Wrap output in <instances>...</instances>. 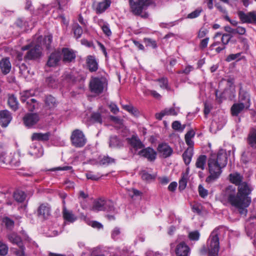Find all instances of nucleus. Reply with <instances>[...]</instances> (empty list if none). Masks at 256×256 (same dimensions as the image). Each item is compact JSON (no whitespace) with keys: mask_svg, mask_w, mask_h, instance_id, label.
I'll list each match as a JSON object with an SVG mask.
<instances>
[{"mask_svg":"<svg viewBox=\"0 0 256 256\" xmlns=\"http://www.w3.org/2000/svg\"><path fill=\"white\" fill-rule=\"evenodd\" d=\"M252 189L250 184L245 182L239 184L238 192L234 186H229L222 193L220 201L226 206L230 204L237 208L241 214L246 215V208L251 203L249 195Z\"/></svg>","mask_w":256,"mask_h":256,"instance_id":"1","label":"nucleus"},{"mask_svg":"<svg viewBox=\"0 0 256 256\" xmlns=\"http://www.w3.org/2000/svg\"><path fill=\"white\" fill-rule=\"evenodd\" d=\"M228 158L225 150H220L217 154H212L208 160L210 176L206 178V182L210 183L216 180L222 172V168L227 164Z\"/></svg>","mask_w":256,"mask_h":256,"instance_id":"2","label":"nucleus"},{"mask_svg":"<svg viewBox=\"0 0 256 256\" xmlns=\"http://www.w3.org/2000/svg\"><path fill=\"white\" fill-rule=\"evenodd\" d=\"M220 234L219 228H216L212 230L207 240V248L203 247L201 249L200 252L201 254H205L208 252L209 256H218L220 249L218 238Z\"/></svg>","mask_w":256,"mask_h":256,"instance_id":"3","label":"nucleus"},{"mask_svg":"<svg viewBox=\"0 0 256 256\" xmlns=\"http://www.w3.org/2000/svg\"><path fill=\"white\" fill-rule=\"evenodd\" d=\"M32 42L22 46V50H28V52L24 56V62L20 66V70L22 76L28 81L30 80L32 76V74L30 72L31 64L32 62Z\"/></svg>","mask_w":256,"mask_h":256,"instance_id":"4","label":"nucleus"},{"mask_svg":"<svg viewBox=\"0 0 256 256\" xmlns=\"http://www.w3.org/2000/svg\"><path fill=\"white\" fill-rule=\"evenodd\" d=\"M90 92L95 96H99L108 90V80L106 77L92 76L89 82Z\"/></svg>","mask_w":256,"mask_h":256,"instance_id":"5","label":"nucleus"},{"mask_svg":"<svg viewBox=\"0 0 256 256\" xmlns=\"http://www.w3.org/2000/svg\"><path fill=\"white\" fill-rule=\"evenodd\" d=\"M20 100L22 103H26L30 112L26 114L23 118L24 125L30 128L32 126V94L30 90H26L20 92Z\"/></svg>","mask_w":256,"mask_h":256,"instance_id":"6","label":"nucleus"},{"mask_svg":"<svg viewBox=\"0 0 256 256\" xmlns=\"http://www.w3.org/2000/svg\"><path fill=\"white\" fill-rule=\"evenodd\" d=\"M52 40V36L51 35L48 36L43 38L42 36L37 38L36 44L33 48V59L40 58L42 54V46L45 45L47 49L50 48V44Z\"/></svg>","mask_w":256,"mask_h":256,"instance_id":"7","label":"nucleus"},{"mask_svg":"<svg viewBox=\"0 0 256 256\" xmlns=\"http://www.w3.org/2000/svg\"><path fill=\"white\" fill-rule=\"evenodd\" d=\"M92 210L96 212L102 210L112 212L114 210V204L110 200L98 199L94 202Z\"/></svg>","mask_w":256,"mask_h":256,"instance_id":"8","label":"nucleus"},{"mask_svg":"<svg viewBox=\"0 0 256 256\" xmlns=\"http://www.w3.org/2000/svg\"><path fill=\"white\" fill-rule=\"evenodd\" d=\"M130 10L135 15H140L145 7L152 3L153 0H129Z\"/></svg>","mask_w":256,"mask_h":256,"instance_id":"9","label":"nucleus"},{"mask_svg":"<svg viewBox=\"0 0 256 256\" xmlns=\"http://www.w3.org/2000/svg\"><path fill=\"white\" fill-rule=\"evenodd\" d=\"M82 256H122V254L119 248L114 250L112 248H95L92 250L90 256L82 252Z\"/></svg>","mask_w":256,"mask_h":256,"instance_id":"10","label":"nucleus"},{"mask_svg":"<svg viewBox=\"0 0 256 256\" xmlns=\"http://www.w3.org/2000/svg\"><path fill=\"white\" fill-rule=\"evenodd\" d=\"M122 135L124 137L126 138V140L129 144H130L134 148L137 150L144 148V146L138 138V135L134 134L131 136L130 135V132L128 129L124 128L122 133Z\"/></svg>","mask_w":256,"mask_h":256,"instance_id":"11","label":"nucleus"},{"mask_svg":"<svg viewBox=\"0 0 256 256\" xmlns=\"http://www.w3.org/2000/svg\"><path fill=\"white\" fill-rule=\"evenodd\" d=\"M70 140L72 144L76 148L83 147L87 142L83 132L78 129L75 130L72 132Z\"/></svg>","mask_w":256,"mask_h":256,"instance_id":"12","label":"nucleus"},{"mask_svg":"<svg viewBox=\"0 0 256 256\" xmlns=\"http://www.w3.org/2000/svg\"><path fill=\"white\" fill-rule=\"evenodd\" d=\"M180 112V108L171 107L166 108L160 112L156 114V118L158 120H162L165 116H176Z\"/></svg>","mask_w":256,"mask_h":256,"instance_id":"13","label":"nucleus"},{"mask_svg":"<svg viewBox=\"0 0 256 256\" xmlns=\"http://www.w3.org/2000/svg\"><path fill=\"white\" fill-rule=\"evenodd\" d=\"M108 112L103 108H100L97 112H93L91 115V120L94 122L102 124L103 120L108 116Z\"/></svg>","mask_w":256,"mask_h":256,"instance_id":"14","label":"nucleus"},{"mask_svg":"<svg viewBox=\"0 0 256 256\" xmlns=\"http://www.w3.org/2000/svg\"><path fill=\"white\" fill-rule=\"evenodd\" d=\"M158 152L160 156L167 158L172 155L173 150L168 144L162 143L158 146Z\"/></svg>","mask_w":256,"mask_h":256,"instance_id":"15","label":"nucleus"},{"mask_svg":"<svg viewBox=\"0 0 256 256\" xmlns=\"http://www.w3.org/2000/svg\"><path fill=\"white\" fill-rule=\"evenodd\" d=\"M238 16L242 22L256 23V12H250L246 14L240 11L238 12Z\"/></svg>","mask_w":256,"mask_h":256,"instance_id":"16","label":"nucleus"},{"mask_svg":"<svg viewBox=\"0 0 256 256\" xmlns=\"http://www.w3.org/2000/svg\"><path fill=\"white\" fill-rule=\"evenodd\" d=\"M238 102L242 104L248 108L251 104L250 94L242 88H240L239 92Z\"/></svg>","mask_w":256,"mask_h":256,"instance_id":"17","label":"nucleus"},{"mask_svg":"<svg viewBox=\"0 0 256 256\" xmlns=\"http://www.w3.org/2000/svg\"><path fill=\"white\" fill-rule=\"evenodd\" d=\"M12 118V114L8 110H6L0 111V123L2 128L7 127Z\"/></svg>","mask_w":256,"mask_h":256,"instance_id":"18","label":"nucleus"},{"mask_svg":"<svg viewBox=\"0 0 256 256\" xmlns=\"http://www.w3.org/2000/svg\"><path fill=\"white\" fill-rule=\"evenodd\" d=\"M138 154L146 158L148 160L152 162L156 158V152L152 148L148 147L140 151Z\"/></svg>","mask_w":256,"mask_h":256,"instance_id":"19","label":"nucleus"},{"mask_svg":"<svg viewBox=\"0 0 256 256\" xmlns=\"http://www.w3.org/2000/svg\"><path fill=\"white\" fill-rule=\"evenodd\" d=\"M190 252V248L184 242L180 243L176 249V254L177 256H188Z\"/></svg>","mask_w":256,"mask_h":256,"instance_id":"20","label":"nucleus"},{"mask_svg":"<svg viewBox=\"0 0 256 256\" xmlns=\"http://www.w3.org/2000/svg\"><path fill=\"white\" fill-rule=\"evenodd\" d=\"M0 68L2 74H8L12 68V64L8 58H4L0 60Z\"/></svg>","mask_w":256,"mask_h":256,"instance_id":"21","label":"nucleus"},{"mask_svg":"<svg viewBox=\"0 0 256 256\" xmlns=\"http://www.w3.org/2000/svg\"><path fill=\"white\" fill-rule=\"evenodd\" d=\"M61 58V54L59 52H52L48 58L47 65L48 66H57Z\"/></svg>","mask_w":256,"mask_h":256,"instance_id":"22","label":"nucleus"},{"mask_svg":"<svg viewBox=\"0 0 256 256\" xmlns=\"http://www.w3.org/2000/svg\"><path fill=\"white\" fill-rule=\"evenodd\" d=\"M63 61L64 62H70L74 60L76 54L74 52L68 48H64L62 50Z\"/></svg>","mask_w":256,"mask_h":256,"instance_id":"23","label":"nucleus"},{"mask_svg":"<svg viewBox=\"0 0 256 256\" xmlns=\"http://www.w3.org/2000/svg\"><path fill=\"white\" fill-rule=\"evenodd\" d=\"M86 63L90 72H96L98 69V63L94 56H88L86 59Z\"/></svg>","mask_w":256,"mask_h":256,"instance_id":"24","label":"nucleus"},{"mask_svg":"<svg viewBox=\"0 0 256 256\" xmlns=\"http://www.w3.org/2000/svg\"><path fill=\"white\" fill-rule=\"evenodd\" d=\"M248 110V108L246 107L242 104L236 102L231 107V114L232 116H238V114L246 110Z\"/></svg>","mask_w":256,"mask_h":256,"instance_id":"25","label":"nucleus"},{"mask_svg":"<svg viewBox=\"0 0 256 256\" xmlns=\"http://www.w3.org/2000/svg\"><path fill=\"white\" fill-rule=\"evenodd\" d=\"M256 156V154L252 152L251 148H248L243 152L242 155V160L244 164H246Z\"/></svg>","mask_w":256,"mask_h":256,"instance_id":"26","label":"nucleus"},{"mask_svg":"<svg viewBox=\"0 0 256 256\" xmlns=\"http://www.w3.org/2000/svg\"><path fill=\"white\" fill-rule=\"evenodd\" d=\"M50 207L48 204H42L38 210V214L44 218H48L50 214Z\"/></svg>","mask_w":256,"mask_h":256,"instance_id":"27","label":"nucleus"},{"mask_svg":"<svg viewBox=\"0 0 256 256\" xmlns=\"http://www.w3.org/2000/svg\"><path fill=\"white\" fill-rule=\"evenodd\" d=\"M111 0H103L99 2L96 8V10L97 14H102L110 6Z\"/></svg>","mask_w":256,"mask_h":256,"instance_id":"28","label":"nucleus"},{"mask_svg":"<svg viewBox=\"0 0 256 256\" xmlns=\"http://www.w3.org/2000/svg\"><path fill=\"white\" fill-rule=\"evenodd\" d=\"M8 104L10 108L14 111H16L19 108V102L14 94L8 95Z\"/></svg>","mask_w":256,"mask_h":256,"instance_id":"29","label":"nucleus"},{"mask_svg":"<svg viewBox=\"0 0 256 256\" xmlns=\"http://www.w3.org/2000/svg\"><path fill=\"white\" fill-rule=\"evenodd\" d=\"M62 214L64 219L66 222H73L76 220V216L72 212L68 210L64 206H63Z\"/></svg>","mask_w":256,"mask_h":256,"instance_id":"30","label":"nucleus"},{"mask_svg":"<svg viewBox=\"0 0 256 256\" xmlns=\"http://www.w3.org/2000/svg\"><path fill=\"white\" fill-rule=\"evenodd\" d=\"M50 136L51 133L50 132H47L44 134L41 132L33 133V140H36L42 142H46L49 140Z\"/></svg>","mask_w":256,"mask_h":256,"instance_id":"31","label":"nucleus"},{"mask_svg":"<svg viewBox=\"0 0 256 256\" xmlns=\"http://www.w3.org/2000/svg\"><path fill=\"white\" fill-rule=\"evenodd\" d=\"M7 237L10 242L13 244H16L18 247H22V245H23L20 237L16 234H10L8 235Z\"/></svg>","mask_w":256,"mask_h":256,"instance_id":"32","label":"nucleus"},{"mask_svg":"<svg viewBox=\"0 0 256 256\" xmlns=\"http://www.w3.org/2000/svg\"><path fill=\"white\" fill-rule=\"evenodd\" d=\"M193 148H188L182 154V158L186 165H188L193 156Z\"/></svg>","mask_w":256,"mask_h":256,"instance_id":"33","label":"nucleus"},{"mask_svg":"<svg viewBox=\"0 0 256 256\" xmlns=\"http://www.w3.org/2000/svg\"><path fill=\"white\" fill-rule=\"evenodd\" d=\"M45 106L52 109L55 108L57 105L56 98L51 95L46 96L44 99Z\"/></svg>","mask_w":256,"mask_h":256,"instance_id":"34","label":"nucleus"},{"mask_svg":"<svg viewBox=\"0 0 256 256\" xmlns=\"http://www.w3.org/2000/svg\"><path fill=\"white\" fill-rule=\"evenodd\" d=\"M229 176L231 182L235 184L236 186H238L242 182L243 177L238 172L230 174Z\"/></svg>","mask_w":256,"mask_h":256,"instance_id":"35","label":"nucleus"},{"mask_svg":"<svg viewBox=\"0 0 256 256\" xmlns=\"http://www.w3.org/2000/svg\"><path fill=\"white\" fill-rule=\"evenodd\" d=\"M206 161V156L205 155H200L196 160V166L202 170H204Z\"/></svg>","mask_w":256,"mask_h":256,"instance_id":"36","label":"nucleus"},{"mask_svg":"<svg viewBox=\"0 0 256 256\" xmlns=\"http://www.w3.org/2000/svg\"><path fill=\"white\" fill-rule=\"evenodd\" d=\"M248 144L252 148H256V129H252L248 136Z\"/></svg>","mask_w":256,"mask_h":256,"instance_id":"37","label":"nucleus"},{"mask_svg":"<svg viewBox=\"0 0 256 256\" xmlns=\"http://www.w3.org/2000/svg\"><path fill=\"white\" fill-rule=\"evenodd\" d=\"M194 136V132L192 130L188 131L185 136L186 142L189 146V148H193L194 142L192 138Z\"/></svg>","mask_w":256,"mask_h":256,"instance_id":"38","label":"nucleus"},{"mask_svg":"<svg viewBox=\"0 0 256 256\" xmlns=\"http://www.w3.org/2000/svg\"><path fill=\"white\" fill-rule=\"evenodd\" d=\"M13 196L16 202H24L26 198V194L22 191L16 190L14 192Z\"/></svg>","mask_w":256,"mask_h":256,"instance_id":"39","label":"nucleus"},{"mask_svg":"<svg viewBox=\"0 0 256 256\" xmlns=\"http://www.w3.org/2000/svg\"><path fill=\"white\" fill-rule=\"evenodd\" d=\"M46 82L49 87L52 88H58L59 82L58 81L56 77L50 76L46 78Z\"/></svg>","mask_w":256,"mask_h":256,"instance_id":"40","label":"nucleus"},{"mask_svg":"<svg viewBox=\"0 0 256 256\" xmlns=\"http://www.w3.org/2000/svg\"><path fill=\"white\" fill-rule=\"evenodd\" d=\"M109 146L110 148L120 147L121 146V142L116 136H111L110 138Z\"/></svg>","mask_w":256,"mask_h":256,"instance_id":"41","label":"nucleus"},{"mask_svg":"<svg viewBox=\"0 0 256 256\" xmlns=\"http://www.w3.org/2000/svg\"><path fill=\"white\" fill-rule=\"evenodd\" d=\"M158 82V84L160 88L170 90V88L168 86V80L166 78H162L156 80Z\"/></svg>","mask_w":256,"mask_h":256,"instance_id":"42","label":"nucleus"},{"mask_svg":"<svg viewBox=\"0 0 256 256\" xmlns=\"http://www.w3.org/2000/svg\"><path fill=\"white\" fill-rule=\"evenodd\" d=\"M122 107L124 110L128 112L134 116H136L139 114L138 110L134 108L132 104H124L122 106Z\"/></svg>","mask_w":256,"mask_h":256,"instance_id":"43","label":"nucleus"},{"mask_svg":"<svg viewBox=\"0 0 256 256\" xmlns=\"http://www.w3.org/2000/svg\"><path fill=\"white\" fill-rule=\"evenodd\" d=\"M73 30H74V36L76 39L80 38V36L83 32L82 29L80 26L77 24H74V26H73Z\"/></svg>","mask_w":256,"mask_h":256,"instance_id":"44","label":"nucleus"},{"mask_svg":"<svg viewBox=\"0 0 256 256\" xmlns=\"http://www.w3.org/2000/svg\"><path fill=\"white\" fill-rule=\"evenodd\" d=\"M115 162V160L108 156H104L100 160V164L102 165H108Z\"/></svg>","mask_w":256,"mask_h":256,"instance_id":"45","label":"nucleus"},{"mask_svg":"<svg viewBox=\"0 0 256 256\" xmlns=\"http://www.w3.org/2000/svg\"><path fill=\"white\" fill-rule=\"evenodd\" d=\"M142 179L146 182H150L154 179V176L151 174L148 173L145 170L142 171L140 173Z\"/></svg>","mask_w":256,"mask_h":256,"instance_id":"46","label":"nucleus"},{"mask_svg":"<svg viewBox=\"0 0 256 256\" xmlns=\"http://www.w3.org/2000/svg\"><path fill=\"white\" fill-rule=\"evenodd\" d=\"M202 11V9L201 8H198L194 11L189 14L188 15L187 18L190 19L196 18L200 16Z\"/></svg>","mask_w":256,"mask_h":256,"instance_id":"47","label":"nucleus"},{"mask_svg":"<svg viewBox=\"0 0 256 256\" xmlns=\"http://www.w3.org/2000/svg\"><path fill=\"white\" fill-rule=\"evenodd\" d=\"M187 176L184 175L180 180L178 188L180 190H182L186 188L187 184Z\"/></svg>","mask_w":256,"mask_h":256,"instance_id":"48","label":"nucleus"},{"mask_svg":"<svg viewBox=\"0 0 256 256\" xmlns=\"http://www.w3.org/2000/svg\"><path fill=\"white\" fill-rule=\"evenodd\" d=\"M144 42L146 46L152 47L153 48H155L157 47L156 42L150 38H144Z\"/></svg>","mask_w":256,"mask_h":256,"instance_id":"49","label":"nucleus"},{"mask_svg":"<svg viewBox=\"0 0 256 256\" xmlns=\"http://www.w3.org/2000/svg\"><path fill=\"white\" fill-rule=\"evenodd\" d=\"M12 167L16 168L20 165V160L19 157L13 156L10 160L8 162Z\"/></svg>","mask_w":256,"mask_h":256,"instance_id":"50","label":"nucleus"},{"mask_svg":"<svg viewBox=\"0 0 256 256\" xmlns=\"http://www.w3.org/2000/svg\"><path fill=\"white\" fill-rule=\"evenodd\" d=\"M200 234L198 230H194L188 234V238L191 240H198L200 238Z\"/></svg>","mask_w":256,"mask_h":256,"instance_id":"51","label":"nucleus"},{"mask_svg":"<svg viewBox=\"0 0 256 256\" xmlns=\"http://www.w3.org/2000/svg\"><path fill=\"white\" fill-rule=\"evenodd\" d=\"M86 178L88 180H98L101 176H102L100 174H94L92 172H89L86 174Z\"/></svg>","mask_w":256,"mask_h":256,"instance_id":"52","label":"nucleus"},{"mask_svg":"<svg viewBox=\"0 0 256 256\" xmlns=\"http://www.w3.org/2000/svg\"><path fill=\"white\" fill-rule=\"evenodd\" d=\"M8 246L5 244L0 242V256H5L8 254Z\"/></svg>","mask_w":256,"mask_h":256,"instance_id":"53","label":"nucleus"},{"mask_svg":"<svg viewBox=\"0 0 256 256\" xmlns=\"http://www.w3.org/2000/svg\"><path fill=\"white\" fill-rule=\"evenodd\" d=\"M3 222L5 224L8 228H12L14 225V222L8 217H6L3 219Z\"/></svg>","mask_w":256,"mask_h":256,"instance_id":"54","label":"nucleus"},{"mask_svg":"<svg viewBox=\"0 0 256 256\" xmlns=\"http://www.w3.org/2000/svg\"><path fill=\"white\" fill-rule=\"evenodd\" d=\"M230 38L231 36L230 34H224L221 38L222 44L226 46L229 42Z\"/></svg>","mask_w":256,"mask_h":256,"instance_id":"55","label":"nucleus"},{"mask_svg":"<svg viewBox=\"0 0 256 256\" xmlns=\"http://www.w3.org/2000/svg\"><path fill=\"white\" fill-rule=\"evenodd\" d=\"M198 193L202 198H204L208 196V191L200 184L198 186Z\"/></svg>","mask_w":256,"mask_h":256,"instance_id":"56","label":"nucleus"},{"mask_svg":"<svg viewBox=\"0 0 256 256\" xmlns=\"http://www.w3.org/2000/svg\"><path fill=\"white\" fill-rule=\"evenodd\" d=\"M36 150V152H34V154L36 158H39L43 155L44 150L42 146H36L34 148H33V150Z\"/></svg>","mask_w":256,"mask_h":256,"instance_id":"57","label":"nucleus"},{"mask_svg":"<svg viewBox=\"0 0 256 256\" xmlns=\"http://www.w3.org/2000/svg\"><path fill=\"white\" fill-rule=\"evenodd\" d=\"M240 54L241 53L240 52L235 54H230L227 56L226 60L228 62H230L232 60H236L237 58H239V57L240 56Z\"/></svg>","mask_w":256,"mask_h":256,"instance_id":"58","label":"nucleus"},{"mask_svg":"<svg viewBox=\"0 0 256 256\" xmlns=\"http://www.w3.org/2000/svg\"><path fill=\"white\" fill-rule=\"evenodd\" d=\"M108 106L110 110V111L114 114H116L119 112V108L116 104L113 102H110Z\"/></svg>","mask_w":256,"mask_h":256,"instance_id":"59","label":"nucleus"},{"mask_svg":"<svg viewBox=\"0 0 256 256\" xmlns=\"http://www.w3.org/2000/svg\"><path fill=\"white\" fill-rule=\"evenodd\" d=\"M103 32L108 36L111 35L112 32L110 28L109 24L106 23L102 28Z\"/></svg>","mask_w":256,"mask_h":256,"instance_id":"60","label":"nucleus"},{"mask_svg":"<svg viewBox=\"0 0 256 256\" xmlns=\"http://www.w3.org/2000/svg\"><path fill=\"white\" fill-rule=\"evenodd\" d=\"M120 233V231L119 228H114L112 232V238L114 240L117 239Z\"/></svg>","mask_w":256,"mask_h":256,"instance_id":"61","label":"nucleus"},{"mask_svg":"<svg viewBox=\"0 0 256 256\" xmlns=\"http://www.w3.org/2000/svg\"><path fill=\"white\" fill-rule=\"evenodd\" d=\"M194 69V68H193L192 66H188L186 67V68L182 70H180L179 72H178V74H188L190 72H192V70H193Z\"/></svg>","mask_w":256,"mask_h":256,"instance_id":"62","label":"nucleus"},{"mask_svg":"<svg viewBox=\"0 0 256 256\" xmlns=\"http://www.w3.org/2000/svg\"><path fill=\"white\" fill-rule=\"evenodd\" d=\"M208 32V31L206 29L201 28L198 32V37L200 38H203L206 36Z\"/></svg>","mask_w":256,"mask_h":256,"instance_id":"63","label":"nucleus"},{"mask_svg":"<svg viewBox=\"0 0 256 256\" xmlns=\"http://www.w3.org/2000/svg\"><path fill=\"white\" fill-rule=\"evenodd\" d=\"M208 41H209L208 38H206L202 40L200 44V48L204 49V48H206L208 46Z\"/></svg>","mask_w":256,"mask_h":256,"instance_id":"64","label":"nucleus"}]
</instances>
